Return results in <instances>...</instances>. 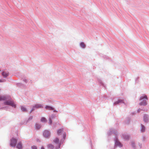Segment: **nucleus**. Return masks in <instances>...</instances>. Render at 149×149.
I'll return each instance as SVG.
<instances>
[{
    "mask_svg": "<svg viewBox=\"0 0 149 149\" xmlns=\"http://www.w3.org/2000/svg\"><path fill=\"white\" fill-rule=\"evenodd\" d=\"M5 105H9L13 107H15L16 105L13 101H8L4 102Z\"/></svg>",
    "mask_w": 149,
    "mask_h": 149,
    "instance_id": "f257e3e1",
    "label": "nucleus"
},
{
    "mask_svg": "<svg viewBox=\"0 0 149 149\" xmlns=\"http://www.w3.org/2000/svg\"><path fill=\"white\" fill-rule=\"evenodd\" d=\"M17 142V140L16 139L12 138L10 140V146L15 147Z\"/></svg>",
    "mask_w": 149,
    "mask_h": 149,
    "instance_id": "f03ea898",
    "label": "nucleus"
},
{
    "mask_svg": "<svg viewBox=\"0 0 149 149\" xmlns=\"http://www.w3.org/2000/svg\"><path fill=\"white\" fill-rule=\"evenodd\" d=\"M43 135L45 137L49 138L50 136V133L49 131L45 130L44 131Z\"/></svg>",
    "mask_w": 149,
    "mask_h": 149,
    "instance_id": "7ed1b4c3",
    "label": "nucleus"
},
{
    "mask_svg": "<svg viewBox=\"0 0 149 149\" xmlns=\"http://www.w3.org/2000/svg\"><path fill=\"white\" fill-rule=\"evenodd\" d=\"M43 107V106L41 104H37L35 105L33 108L31 110L30 113H31L32 111H33L34 110L35 108L38 109L40 108H42Z\"/></svg>",
    "mask_w": 149,
    "mask_h": 149,
    "instance_id": "20e7f679",
    "label": "nucleus"
},
{
    "mask_svg": "<svg viewBox=\"0 0 149 149\" xmlns=\"http://www.w3.org/2000/svg\"><path fill=\"white\" fill-rule=\"evenodd\" d=\"M53 141H54V142L55 143H56L58 144V145H59L58 148H60V145L59 143V139L57 138H56L54 139Z\"/></svg>",
    "mask_w": 149,
    "mask_h": 149,
    "instance_id": "39448f33",
    "label": "nucleus"
},
{
    "mask_svg": "<svg viewBox=\"0 0 149 149\" xmlns=\"http://www.w3.org/2000/svg\"><path fill=\"white\" fill-rule=\"evenodd\" d=\"M45 108L46 109L48 110H54L53 107L49 106H46Z\"/></svg>",
    "mask_w": 149,
    "mask_h": 149,
    "instance_id": "423d86ee",
    "label": "nucleus"
},
{
    "mask_svg": "<svg viewBox=\"0 0 149 149\" xmlns=\"http://www.w3.org/2000/svg\"><path fill=\"white\" fill-rule=\"evenodd\" d=\"M123 138L125 140H128L129 139V136L126 134H124L123 135Z\"/></svg>",
    "mask_w": 149,
    "mask_h": 149,
    "instance_id": "0eeeda50",
    "label": "nucleus"
},
{
    "mask_svg": "<svg viewBox=\"0 0 149 149\" xmlns=\"http://www.w3.org/2000/svg\"><path fill=\"white\" fill-rule=\"evenodd\" d=\"M115 145L116 146H118L120 147H121L122 146L121 143L118 140L116 141L115 143Z\"/></svg>",
    "mask_w": 149,
    "mask_h": 149,
    "instance_id": "6e6552de",
    "label": "nucleus"
},
{
    "mask_svg": "<svg viewBox=\"0 0 149 149\" xmlns=\"http://www.w3.org/2000/svg\"><path fill=\"white\" fill-rule=\"evenodd\" d=\"M47 147L49 149H53L54 148V146L52 144H49L47 145Z\"/></svg>",
    "mask_w": 149,
    "mask_h": 149,
    "instance_id": "1a4fd4ad",
    "label": "nucleus"
},
{
    "mask_svg": "<svg viewBox=\"0 0 149 149\" xmlns=\"http://www.w3.org/2000/svg\"><path fill=\"white\" fill-rule=\"evenodd\" d=\"M141 105H146L147 104V103L146 100H143L139 104Z\"/></svg>",
    "mask_w": 149,
    "mask_h": 149,
    "instance_id": "9d476101",
    "label": "nucleus"
},
{
    "mask_svg": "<svg viewBox=\"0 0 149 149\" xmlns=\"http://www.w3.org/2000/svg\"><path fill=\"white\" fill-rule=\"evenodd\" d=\"M17 147L19 149H20L22 148V146L21 143L19 142L17 146Z\"/></svg>",
    "mask_w": 149,
    "mask_h": 149,
    "instance_id": "9b49d317",
    "label": "nucleus"
},
{
    "mask_svg": "<svg viewBox=\"0 0 149 149\" xmlns=\"http://www.w3.org/2000/svg\"><path fill=\"white\" fill-rule=\"evenodd\" d=\"M144 99H146V100H147L148 99L147 96L146 95H144L143 96H142L140 98V100H142Z\"/></svg>",
    "mask_w": 149,
    "mask_h": 149,
    "instance_id": "f8f14e48",
    "label": "nucleus"
},
{
    "mask_svg": "<svg viewBox=\"0 0 149 149\" xmlns=\"http://www.w3.org/2000/svg\"><path fill=\"white\" fill-rule=\"evenodd\" d=\"M148 116L146 115H144V121L145 122H147L148 121Z\"/></svg>",
    "mask_w": 149,
    "mask_h": 149,
    "instance_id": "ddd939ff",
    "label": "nucleus"
},
{
    "mask_svg": "<svg viewBox=\"0 0 149 149\" xmlns=\"http://www.w3.org/2000/svg\"><path fill=\"white\" fill-rule=\"evenodd\" d=\"M2 75L4 77H6L8 75V72H3L2 73Z\"/></svg>",
    "mask_w": 149,
    "mask_h": 149,
    "instance_id": "4468645a",
    "label": "nucleus"
},
{
    "mask_svg": "<svg viewBox=\"0 0 149 149\" xmlns=\"http://www.w3.org/2000/svg\"><path fill=\"white\" fill-rule=\"evenodd\" d=\"M6 99V97L5 96H0V101L2 100H5Z\"/></svg>",
    "mask_w": 149,
    "mask_h": 149,
    "instance_id": "2eb2a0df",
    "label": "nucleus"
},
{
    "mask_svg": "<svg viewBox=\"0 0 149 149\" xmlns=\"http://www.w3.org/2000/svg\"><path fill=\"white\" fill-rule=\"evenodd\" d=\"M41 127V126L40 125L38 124H36V125L35 128L37 130H38L40 129Z\"/></svg>",
    "mask_w": 149,
    "mask_h": 149,
    "instance_id": "dca6fc26",
    "label": "nucleus"
},
{
    "mask_svg": "<svg viewBox=\"0 0 149 149\" xmlns=\"http://www.w3.org/2000/svg\"><path fill=\"white\" fill-rule=\"evenodd\" d=\"M123 101L122 100H119L118 101H116L114 103L115 104H118L119 103H123Z\"/></svg>",
    "mask_w": 149,
    "mask_h": 149,
    "instance_id": "f3484780",
    "label": "nucleus"
},
{
    "mask_svg": "<svg viewBox=\"0 0 149 149\" xmlns=\"http://www.w3.org/2000/svg\"><path fill=\"white\" fill-rule=\"evenodd\" d=\"M63 131V129H60L58 130L57 132V134L58 135H60L61 133Z\"/></svg>",
    "mask_w": 149,
    "mask_h": 149,
    "instance_id": "a211bd4d",
    "label": "nucleus"
},
{
    "mask_svg": "<svg viewBox=\"0 0 149 149\" xmlns=\"http://www.w3.org/2000/svg\"><path fill=\"white\" fill-rule=\"evenodd\" d=\"M80 46H81V47L83 48H84L86 47V45H85V44L83 42H82L81 43Z\"/></svg>",
    "mask_w": 149,
    "mask_h": 149,
    "instance_id": "6ab92c4d",
    "label": "nucleus"
},
{
    "mask_svg": "<svg viewBox=\"0 0 149 149\" xmlns=\"http://www.w3.org/2000/svg\"><path fill=\"white\" fill-rule=\"evenodd\" d=\"M41 121L42 122H45L46 121V118L44 117L42 118L41 119Z\"/></svg>",
    "mask_w": 149,
    "mask_h": 149,
    "instance_id": "aec40b11",
    "label": "nucleus"
},
{
    "mask_svg": "<svg viewBox=\"0 0 149 149\" xmlns=\"http://www.w3.org/2000/svg\"><path fill=\"white\" fill-rule=\"evenodd\" d=\"M21 109L22 111H26V109L23 107H21Z\"/></svg>",
    "mask_w": 149,
    "mask_h": 149,
    "instance_id": "412c9836",
    "label": "nucleus"
},
{
    "mask_svg": "<svg viewBox=\"0 0 149 149\" xmlns=\"http://www.w3.org/2000/svg\"><path fill=\"white\" fill-rule=\"evenodd\" d=\"M141 131L142 132H143L145 131V127L143 125H142L141 126Z\"/></svg>",
    "mask_w": 149,
    "mask_h": 149,
    "instance_id": "4be33fe9",
    "label": "nucleus"
},
{
    "mask_svg": "<svg viewBox=\"0 0 149 149\" xmlns=\"http://www.w3.org/2000/svg\"><path fill=\"white\" fill-rule=\"evenodd\" d=\"M31 149H38V147L35 146H31Z\"/></svg>",
    "mask_w": 149,
    "mask_h": 149,
    "instance_id": "5701e85b",
    "label": "nucleus"
},
{
    "mask_svg": "<svg viewBox=\"0 0 149 149\" xmlns=\"http://www.w3.org/2000/svg\"><path fill=\"white\" fill-rule=\"evenodd\" d=\"M52 120H51V119L50 118L49 119V124L50 125H51L52 123Z\"/></svg>",
    "mask_w": 149,
    "mask_h": 149,
    "instance_id": "b1692460",
    "label": "nucleus"
},
{
    "mask_svg": "<svg viewBox=\"0 0 149 149\" xmlns=\"http://www.w3.org/2000/svg\"><path fill=\"white\" fill-rule=\"evenodd\" d=\"M40 149H45V148L43 146H42L41 147Z\"/></svg>",
    "mask_w": 149,
    "mask_h": 149,
    "instance_id": "393cba45",
    "label": "nucleus"
},
{
    "mask_svg": "<svg viewBox=\"0 0 149 149\" xmlns=\"http://www.w3.org/2000/svg\"><path fill=\"white\" fill-rule=\"evenodd\" d=\"M134 143H132V146L133 147H134Z\"/></svg>",
    "mask_w": 149,
    "mask_h": 149,
    "instance_id": "a878e982",
    "label": "nucleus"
},
{
    "mask_svg": "<svg viewBox=\"0 0 149 149\" xmlns=\"http://www.w3.org/2000/svg\"><path fill=\"white\" fill-rule=\"evenodd\" d=\"M3 81H2L1 80H0V82H2Z\"/></svg>",
    "mask_w": 149,
    "mask_h": 149,
    "instance_id": "bb28decb",
    "label": "nucleus"
},
{
    "mask_svg": "<svg viewBox=\"0 0 149 149\" xmlns=\"http://www.w3.org/2000/svg\"><path fill=\"white\" fill-rule=\"evenodd\" d=\"M54 112H55V111H55V110H54Z\"/></svg>",
    "mask_w": 149,
    "mask_h": 149,
    "instance_id": "cd10ccee",
    "label": "nucleus"
},
{
    "mask_svg": "<svg viewBox=\"0 0 149 149\" xmlns=\"http://www.w3.org/2000/svg\"><path fill=\"white\" fill-rule=\"evenodd\" d=\"M1 71V70H0V71Z\"/></svg>",
    "mask_w": 149,
    "mask_h": 149,
    "instance_id": "c85d7f7f",
    "label": "nucleus"
}]
</instances>
